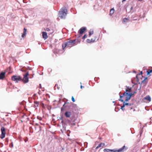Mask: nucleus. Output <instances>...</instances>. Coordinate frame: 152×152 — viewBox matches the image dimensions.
<instances>
[{"label": "nucleus", "mask_w": 152, "mask_h": 152, "mask_svg": "<svg viewBox=\"0 0 152 152\" xmlns=\"http://www.w3.org/2000/svg\"><path fill=\"white\" fill-rule=\"evenodd\" d=\"M119 100L120 101H121V102H123V103H124V100L121 99H119Z\"/></svg>", "instance_id": "nucleus-34"}, {"label": "nucleus", "mask_w": 152, "mask_h": 152, "mask_svg": "<svg viewBox=\"0 0 152 152\" xmlns=\"http://www.w3.org/2000/svg\"><path fill=\"white\" fill-rule=\"evenodd\" d=\"M75 40H70L64 43L63 44L62 48L63 50H64L65 48H70L72 47L73 45L75 43Z\"/></svg>", "instance_id": "nucleus-3"}, {"label": "nucleus", "mask_w": 152, "mask_h": 152, "mask_svg": "<svg viewBox=\"0 0 152 152\" xmlns=\"http://www.w3.org/2000/svg\"><path fill=\"white\" fill-rule=\"evenodd\" d=\"M126 0H122V2H124V1H125Z\"/></svg>", "instance_id": "nucleus-43"}, {"label": "nucleus", "mask_w": 152, "mask_h": 152, "mask_svg": "<svg viewBox=\"0 0 152 152\" xmlns=\"http://www.w3.org/2000/svg\"><path fill=\"white\" fill-rule=\"evenodd\" d=\"M67 9L64 6L62 7L59 11V17L61 19L65 18L67 13Z\"/></svg>", "instance_id": "nucleus-1"}, {"label": "nucleus", "mask_w": 152, "mask_h": 152, "mask_svg": "<svg viewBox=\"0 0 152 152\" xmlns=\"http://www.w3.org/2000/svg\"><path fill=\"white\" fill-rule=\"evenodd\" d=\"M36 95V94H35L34 95V96H35Z\"/></svg>", "instance_id": "nucleus-46"}, {"label": "nucleus", "mask_w": 152, "mask_h": 152, "mask_svg": "<svg viewBox=\"0 0 152 152\" xmlns=\"http://www.w3.org/2000/svg\"><path fill=\"white\" fill-rule=\"evenodd\" d=\"M25 141V142H26V140Z\"/></svg>", "instance_id": "nucleus-54"}, {"label": "nucleus", "mask_w": 152, "mask_h": 152, "mask_svg": "<svg viewBox=\"0 0 152 152\" xmlns=\"http://www.w3.org/2000/svg\"><path fill=\"white\" fill-rule=\"evenodd\" d=\"M25 141V142H26V140Z\"/></svg>", "instance_id": "nucleus-53"}, {"label": "nucleus", "mask_w": 152, "mask_h": 152, "mask_svg": "<svg viewBox=\"0 0 152 152\" xmlns=\"http://www.w3.org/2000/svg\"><path fill=\"white\" fill-rule=\"evenodd\" d=\"M71 115V113L69 112H66L65 113V115L67 117H69Z\"/></svg>", "instance_id": "nucleus-14"}, {"label": "nucleus", "mask_w": 152, "mask_h": 152, "mask_svg": "<svg viewBox=\"0 0 152 152\" xmlns=\"http://www.w3.org/2000/svg\"><path fill=\"white\" fill-rule=\"evenodd\" d=\"M5 72H2L0 74V79H3L5 77Z\"/></svg>", "instance_id": "nucleus-10"}, {"label": "nucleus", "mask_w": 152, "mask_h": 152, "mask_svg": "<svg viewBox=\"0 0 152 152\" xmlns=\"http://www.w3.org/2000/svg\"><path fill=\"white\" fill-rule=\"evenodd\" d=\"M105 143L103 142L101 143L100 144H99L98 146L96 148V149H97L101 147H102L105 145Z\"/></svg>", "instance_id": "nucleus-13"}, {"label": "nucleus", "mask_w": 152, "mask_h": 152, "mask_svg": "<svg viewBox=\"0 0 152 152\" xmlns=\"http://www.w3.org/2000/svg\"><path fill=\"white\" fill-rule=\"evenodd\" d=\"M126 92H128V93H130V91L128 90V88L126 89Z\"/></svg>", "instance_id": "nucleus-31"}, {"label": "nucleus", "mask_w": 152, "mask_h": 152, "mask_svg": "<svg viewBox=\"0 0 152 152\" xmlns=\"http://www.w3.org/2000/svg\"><path fill=\"white\" fill-rule=\"evenodd\" d=\"M83 86L82 85H81L80 86V88H83Z\"/></svg>", "instance_id": "nucleus-42"}, {"label": "nucleus", "mask_w": 152, "mask_h": 152, "mask_svg": "<svg viewBox=\"0 0 152 152\" xmlns=\"http://www.w3.org/2000/svg\"><path fill=\"white\" fill-rule=\"evenodd\" d=\"M139 84H140V83H139Z\"/></svg>", "instance_id": "nucleus-52"}, {"label": "nucleus", "mask_w": 152, "mask_h": 152, "mask_svg": "<svg viewBox=\"0 0 152 152\" xmlns=\"http://www.w3.org/2000/svg\"><path fill=\"white\" fill-rule=\"evenodd\" d=\"M65 104H66V103H64V104L63 105V107H64V106Z\"/></svg>", "instance_id": "nucleus-45"}, {"label": "nucleus", "mask_w": 152, "mask_h": 152, "mask_svg": "<svg viewBox=\"0 0 152 152\" xmlns=\"http://www.w3.org/2000/svg\"><path fill=\"white\" fill-rule=\"evenodd\" d=\"M87 42H88V43H90L91 42V40L89 39H87Z\"/></svg>", "instance_id": "nucleus-27"}, {"label": "nucleus", "mask_w": 152, "mask_h": 152, "mask_svg": "<svg viewBox=\"0 0 152 152\" xmlns=\"http://www.w3.org/2000/svg\"><path fill=\"white\" fill-rule=\"evenodd\" d=\"M114 10L113 9V8L112 9H111L110 11V16H111L114 13Z\"/></svg>", "instance_id": "nucleus-18"}, {"label": "nucleus", "mask_w": 152, "mask_h": 152, "mask_svg": "<svg viewBox=\"0 0 152 152\" xmlns=\"http://www.w3.org/2000/svg\"><path fill=\"white\" fill-rule=\"evenodd\" d=\"M21 71H22V72H25V70H24V69H22Z\"/></svg>", "instance_id": "nucleus-40"}, {"label": "nucleus", "mask_w": 152, "mask_h": 152, "mask_svg": "<svg viewBox=\"0 0 152 152\" xmlns=\"http://www.w3.org/2000/svg\"><path fill=\"white\" fill-rule=\"evenodd\" d=\"M133 105H131V106H128V108L129 110H131L132 109H133V111H134L135 110V109L133 108Z\"/></svg>", "instance_id": "nucleus-19"}, {"label": "nucleus", "mask_w": 152, "mask_h": 152, "mask_svg": "<svg viewBox=\"0 0 152 152\" xmlns=\"http://www.w3.org/2000/svg\"><path fill=\"white\" fill-rule=\"evenodd\" d=\"M139 0V1H142V0Z\"/></svg>", "instance_id": "nucleus-47"}, {"label": "nucleus", "mask_w": 152, "mask_h": 152, "mask_svg": "<svg viewBox=\"0 0 152 152\" xmlns=\"http://www.w3.org/2000/svg\"><path fill=\"white\" fill-rule=\"evenodd\" d=\"M144 99L145 100H147L149 102L151 101V98L149 95L145 97L144 98Z\"/></svg>", "instance_id": "nucleus-17"}, {"label": "nucleus", "mask_w": 152, "mask_h": 152, "mask_svg": "<svg viewBox=\"0 0 152 152\" xmlns=\"http://www.w3.org/2000/svg\"><path fill=\"white\" fill-rule=\"evenodd\" d=\"M126 96V95H124V94H123V95H122V96H121V95L120 96V98H121L122 97H123V96Z\"/></svg>", "instance_id": "nucleus-36"}, {"label": "nucleus", "mask_w": 152, "mask_h": 152, "mask_svg": "<svg viewBox=\"0 0 152 152\" xmlns=\"http://www.w3.org/2000/svg\"><path fill=\"white\" fill-rule=\"evenodd\" d=\"M126 102L125 100L124 102L123 103V107H124L125 106H127L128 107V106H130L131 105H133V104H129L128 103H126Z\"/></svg>", "instance_id": "nucleus-12"}, {"label": "nucleus", "mask_w": 152, "mask_h": 152, "mask_svg": "<svg viewBox=\"0 0 152 152\" xmlns=\"http://www.w3.org/2000/svg\"><path fill=\"white\" fill-rule=\"evenodd\" d=\"M141 83L140 84V88H139V89H138V90H139L141 88Z\"/></svg>", "instance_id": "nucleus-39"}, {"label": "nucleus", "mask_w": 152, "mask_h": 152, "mask_svg": "<svg viewBox=\"0 0 152 152\" xmlns=\"http://www.w3.org/2000/svg\"><path fill=\"white\" fill-rule=\"evenodd\" d=\"M34 108H36L37 107H38L39 104V102L37 101H34Z\"/></svg>", "instance_id": "nucleus-15"}, {"label": "nucleus", "mask_w": 152, "mask_h": 152, "mask_svg": "<svg viewBox=\"0 0 152 152\" xmlns=\"http://www.w3.org/2000/svg\"><path fill=\"white\" fill-rule=\"evenodd\" d=\"M127 88L128 89V90L130 91V93H131L130 92H131V90H132V88H129V87H127Z\"/></svg>", "instance_id": "nucleus-32"}, {"label": "nucleus", "mask_w": 152, "mask_h": 152, "mask_svg": "<svg viewBox=\"0 0 152 152\" xmlns=\"http://www.w3.org/2000/svg\"><path fill=\"white\" fill-rule=\"evenodd\" d=\"M28 75L29 73L28 72H27L25 74L23 75V79H22L21 80L25 83L28 82Z\"/></svg>", "instance_id": "nucleus-5"}, {"label": "nucleus", "mask_w": 152, "mask_h": 152, "mask_svg": "<svg viewBox=\"0 0 152 152\" xmlns=\"http://www.w3.org/2000/svg\"><path fill=\"white\" fill-rule=\"evenodd\" d=\"M72 101L73 102H75V99L74 98L73 96H72Z\"/></svg>", "instance_id": "nucleus-29"}, {"label": "nucleus", "mask_w": 152, "mask_h": 152, "mask_svg": "<svg viewBox=\"0 0 152 152\" xmlns=\"http://www.w3.org/2000/svg\"><path fill=\"white\" fill-rule=\"evenodd\" d=\"M86 29V28L83 27L81 28L79 30L78 32L80 34H82Z\"/></svg>", "instance_id": "nucleus-8"}, {"label": "nucleus", "mask_w": 152, "mask_h": 152, "mask_svg": "<svg viewBox=\"0 0 152 152\" xmlns=\"http://www.w3.org/2000/svg\"><path fill=\"white\" fill-rule=\"evenodd\" d=\"M151 72H152V70L151 69H148V71H147V75H149Z\"/></svg>", "instance_id": "nucleus-22"}, {"label": "nucleus", "mask_w": 152, "mask_h": 152, "mask_svg": "<svg viewBox=\"0 0 152 152\" xmlns=\"http://www.w3.org/2000/svg\"><path fill=\"white\" fill-rule=\"evenodd\" d=\"M96 37H95V39H91V42H94L95 41V39H96Z\"/></svg>", "instance_id": "nucleus-30"}, {"label": "nucleus", "mask_w": 152, "mask_h": 152, "mask_svg": "<svg viewBox=\"0 0 152 152\" xmlns=\"http://www.w3.org/2000/svg\"><path fill=\"white\" fill-rule=\"evenodd\" d=\"M36 124V125H38V124Z\"/></svg>", "instance_id": "nucleus-49"}, {"label": "nucleus", "mask_w": 152, "mask_h": 152, "mask_svg": "<svg viewBox=\"0 0 152 152\" xmlns=\"http://www.w3.org/2000/svg\"><path fill=\"white\" fill-rule=\"evenodd\" d=\"M127 149V147L124 145L121 148L118 150L116 149H110L106 148L104 149L103 151L104 152H124Z\"/></svg>", "instance_id": "nucleus-2"}, {"label": "nucleus", "mask_w": 152, "mask_h": 152, "mask_svg": "<svg viewBox=\"0 0 152 152\" xmlns=\"http://www.w3.org/2000/svg\"><path fill=\"white\" fill-rule=\"evenodd\" d=\"M59 118L60 120H62L61 123H62V126H63V128H64V129H65L66 124H65V123L64 121V120L63 119V117H59Z\"/></svg>", "instance_id": "nucleus-9"}, {"label": "nucleus", "mask_w": 152, "mask_h": 152, "mask_svg": "<svg viewBox=\"0 0 152 152\" xmlns=\"http://www.w3.org/2000/svg\"><path fill=\"white\" fill-rule=\"evenodd\" d=\"M93 30H91L89 32V36H90L92 34H93Z\"/></svg>", "instance_id": "nucleus-23"}, {"label": "nucleus", "mask_w": 152, "mask_h": 152, "mask_svg": "<svg viewBox=\"0 0 152 152\" xmlns=\"http://www.w3.org/2000/svg\"><path fill=\"white\" fill-rule=\"evenodd\" d=\"M133 7H131L130 8V11L132 10Z\"/></svg>", "instance_id": "nucleus-38"}, {"label": "nucleus", "mask_w": 152, "mask_h": 152, "mask_svg": "<svg viewBox=\"0 0 152 152\" xmlns=\"http://www.w3.org/2000/svg\"><path fill=\"white\" fill-rule=\"evenodd\" d=\"M23 2H24V0H23Z\"/></svg>", "instance_id": "nucleus-51"}, {"label": "nucleus", "mask_w": 152, "mask_h": 152, "mask_svg": "<svg viewBox=\"0 0 152 152\" xmlns=\"http://www.w3.org/2000/svg\"><path fill=\"white\" fill-rule=\"evenodd\" d=\"M40 124H42H42H42V123H40Z\"/></svg>", "instance_id": "nucleus-50"}, {"label": "nucleus", "mask_w": 152, "mask_h": 152, "mask_svg": "<svg viewBox=\"0 0 152 152\" xmlns=\"http://www.w3.org/2000/svg\"><path fill=\"white\" fill-rule=\"evenodd\" d=\"M39 86H40V88L41 87V84H39Z\"/></svg>", "instance_id": "nucleus-44"}, {"label": "nucleus", "mask_w": 152, "mask_h": 152, "mask_svg": "<svg viewBox=\"0 0 152 152\" xmlns=\"http://www.w3.org/2000/svg\"><path fill=\"white\" fill-rule=\"evenodd\" d=\"M26 31H27L26 29L25 28H24V29H23V33L22 35V37H23L24 36H25V35H26Z\"/></svg>", "instance_id": "nucleus-16"}, {"label": "nucleus", "mask_w": 152, "mask_h": 152, "mask_svg": "<svg viewBox=\"0 0 152 152\" xmlns=\"http://www.w3.org/2000/svg\"><path fill=\"white\" fill-rule=\"evenodd\" d=\"M87 37V35L86 34H85L84 36L82 37V39H84L85 38H86Z\"/></svg>", "instance_id": "nucleus-28"}, {"label": "nucleus", "mask_w": 152, "mask_h": 152, "mask_svg": "<svg viewBox=\"0 0 152 152\" xmlns=\"http://www.w3.org/2000/svg\"><path fill=\"white\" fill-rule=\"evenodd\" d=\"M5 130V129L4 127H1V135L0 137L2 139L4 138L5 137L6 134Z\"/></svg>", "instance_id": "nucleus-7"}, {"label": "nucleus", "mask_w": 152, "mask_h": 152, "mask_svg": "<svg viewBox=\"0 0 152 152\" xmlns=\"http://www.w3.org/2000/svg\"><path fill=\"white\" fill-rule=\"evenodd\" d=\"M26 104V102L24 101L20 103V104L21 105H23L24 106Z\"/></svg>", "instance_id": "nucleus-25"}, {"label": "nucleus", "mask_w": 152, "mask_h": 152, "mask_svg": "<svg viewBox=\"0 0 152 152\" xmlns=\"http://www.w3.org/2000/svg\"><path fill=\"white\" fill-rule=\"evenodd\" d=\"M136 93V91L134 92L133 93H128V92H124V95H126V96L125 101L127 102L130 99L132 96Z\"/></svg>", "instance_id": "nucleus-4"}, {"label": "nucleus", "mask_w": 152, "mask_h": 152, "mask_svg": "<svg viewBox=\"0 0 152 152\" xmlns=\"http://www.w3.org/2000/svg\"><path fill=\"white\" fill-rule=\"evenodd\" d=\"M147 77H145V79L142 81V83L144 82L145 80L147 79Z\"/></svg>", "instance_id": "nucleus-33"}, {"label": "nucleus", "mask_w": 152, "mask_h": 152, "mask_svg": "<svg viewBox=\"0 0 152 152\" xmlns=\"http://www.w3.org/2000/svg\"><path fill=\"white\" fill-rule=\"evenodd\" d=\"M46 30L47 31H50V29H49V28H46Z\"/></svg>", "instance_id": "nucleus-37"}, {"label": "nucleus", "mask_w": 152, "mask_h": 152, "mask_svg": "<svg viewBox=\"0 0 152 152\" xmlns=\"http://www.w3.org/2000/svg\"><path fill=\"white\" fill-rule=\"evenodd\" d=\"M128 20L129 19L127 18H125L123 20V23L127 22L128 21Z\"/></svg>", "instance_id": "nucleus-21"}, {"label": "nucleus", "mask_w": 152, "mask_h": 152, "mask_svg": "<svg viewBox=\"0 0 152 152\" xmlns=\"http://www.w3.org/2000/svg\"><path fill=\"white\" fill-rule=\"evenodd\" d=\"M12 80L13 81H16V83H18V81L21 80L22 78L20 76L14 75L12 77Z\"/></svg>", "instance_id": "nucleus-6"}, {"label": "nucleus", "mask_w": 152, "mask_h": 152, "mask_svg": "<svg viewBox=\"0 0 152 152\" xmlns=\"http://www.w3.org/2000/svg\"><path fill=\"white\" fill-rule=\"evenodd\" d=\"M124 107H123V105L121 106V109L123 110H125V109L124 108Z\"/></svg>", "instance_id": "nucleus-35"}, {"label": "nucleus", "mask_w": 152, "mask_h": 152, "mask_svg": "<svg viewBox=\"0 0 152 152\" xmlns=\"http://www.w3.org/2000/svg\"><path fill=\"white\" fill-rule=\"evenodd\" d=\"M13 142H12L11 144H10V148H12L13 147Z\"/></svg>", "instance_id": "nucleus-26"}, {"label": "nucleus", "mask_w": 152, "mask_h": 152, "mask_svg": "<svg viewBox=\"0 0 152 152\" xmlns=\"http://www.w3.org/2000/svg\"><path fill=\"white\" fill-rule=\"evenodd\" d=\"M39 120H41V119H39Z\"/></svg>", "instance_id": "nucleus-48"}, {"label": "nucleus", "mask_w": 152, "mask_h": 152, "mask_svg": "<svg viewBox=\"0 0 152 152\" xmlns=\"http://www.w3.org/2000/svg\"><path fill=\"white\" fill-rule=\"evenodd\" d=\"M43 38L45 39L48 38L47 33L46 32H43L42 33Z\"/></svg>", "instance_id": "nucleus-11"}, {"label": "nucleus", "mask_w": 152, "mask_h": 152, "mask_svg": "<svg viewBox=\"0 0 152 152\" xmlns=\"http://www.w3.org/2000/svg\"><path fill=\"white\" fill-rule=\"evenodd\" d=\"M56 88L58 89V90L60 88V87L58 86V85L56 84L55 85V86L54 87V89H56Z\"/></svg>", "instance_id": "nucleus-24"}, {"label": "nucleus", "mask_w": 152, "mask_h": 152, "mask_svg": "<svg viewBox=\"0 0 152 152\" xmlns=\"http://www.w3.org/2000/svg\"><path fill=\"white\" fill-rule=\"evenodd\" d=\"M142 71H141V72H140V73H139V74H137V75H136V78H137V80H136V81H137L138 82V81H139V79H138V75H142Z\"/></svg>", "instance_id": "nucleus-20"}, {"label": "nucleus", "mask_w": 152, "mask_h": 152, "mask_svg": "<svg viewBox=\"0 0 152 152\" xmlns=\"http://www.w3.org/2000/svg\"><path fill=\"white\" fill-rule=\"evenodd\" d=\"M0 145H1V147H2L3 146V144L2 143H1L0 144Z\"/></svg>", "instance_id": "nucleus-41"}]
</instances>
